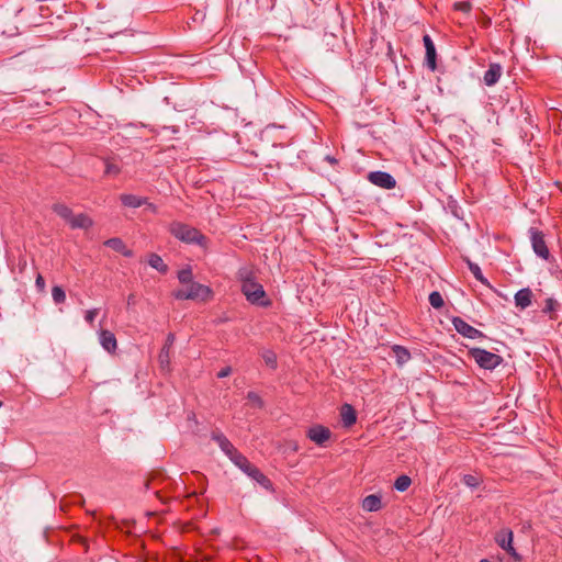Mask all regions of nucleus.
Instances as JSON below:
<instances>
[{
    "instance_id": "nucleus-1",
    "label": "nucleus",
    "mask_w": 562,
    "mask_h": 562,
    "mask_svg": "<svg viewBox=\"0 0 562 562\" xmlns=\"http://www.w3.org/2000/svg\"><path fill=\"white\" fill-rule=\"evenodd\" d=\"M236 279L240 283V291L246 296V300L254 305L268 307L271 305V300L267 297V293L257 281V274L254 267H240L236 273Z\"/></svg>"
},
{
    "instance_id": "nucleus-2",
    "label": "nucleus",
    "mask_w": 562,
    "mask_h": 562,
    "mask_svg": "<svg viewBox=\"0 0 562 562\" xmlns=\"http://www.w3.org/2000/svg\"><path fill=\"white\" fill-rule=\"evenodd\" d=\"M169 233L186 244H196L204 248L207 245V238L198 228L181 222H172Z\"/></svg>"
},
{
    "instance_id": "nucleus-3",
    "label": "nucleus",
    "mask_w": 562,
    "mask_h": 562,
    "mask_svg": "<svg viewBox=\"0 0 562 562\" xmlns=\"http://www.w3.org/2000/svg\"><path fill=\"white\" fill-rule=\"evenodd\" d=\"M172 295L177 300L206 302L213 297V291L210 286L193 281L188 289H179Z\"/></svg>"
},
{
    "instance_id": "nucleus-4",
    "label": "nucleus",
    "mask_w": 562,
    "mask_h": 562,
    "mask_svg": "<svg viewBox=\"0 0 562 562\" xmlns=\"http://www.w3.org/2000/svg\"><path fill=\"white\" fill-rule=\"evenodd\" d=\"M469 353L485 370H493L503 362V358L499 355L482 348H472Z\"/></svg>"
},
{
    "instance_id": "nucleus-5",
    "label": "nucleus",
    "mask_w": 562,
    "mask_h": 562,
    "mask_svg": "<svg viewBox=\"0 0 562 562\" xmlns=\"http://www.w3.org/2000/svg\"><path fill=\"white\" fill-rule=\"evenodd\" d=\"M529 237L535 254L541 259L548 260L550 251L544 240V235L536 227L529 228Z\"/></svg>"
},
{
    "instance_id": "nucleus-6",
    "label": "nucleus",
    "mask_w": 562,
    "mask_h": 562,
    "mask_svg": "<svg viewBox=\"0 0 562 562\" xmlns=\"http://www.w3.org/2000/svg\"><path fill=\"white\" fill-rule=\"evenodd\" d=\"M513 531L509 528H503L495 535L496 543L505 550L515 561H520L521 558L513 547Z\"/></svg>"
},
{
    "instance_id": "nucleus-7",
    "label": "nucleus",
    "mask_w": 562,
    "mask_h": 562,
    "mask_svg": "<svg viewBox=\"0 0 562 562\" xmlns=\"http://www.w3.org/2000/svg\"><path fill=\"white\" fill-rule=\"evenodd\" d=\"M368 180L382 189H393L396 186L395 178L385 171H371L368 173Z\"/></svg>"
},
{
    "instance_id": "nucleus-8",
    "label": "nucleus",
    "mask_w": 562,
    "mask_h": 562,
    "mask_svg": "<svg viewBox=\"0 0 562 562\" xmlns=\"http://www.w3.org/2000/svg\"><path fill=\"white\" fill-rule=\"evenodd\" d=\"M452 324L454 326V329L462 336L470 338V339H476V338H483L485 337L484 334L468 324L464 319L461 317H453Z\"/></svg>"
},
{
    "instance_id": "nucleus-9",
    "label": "nucleus",
    "mask_w": 562,
    "mask_h": 562,
    "mask_svg": "<svg viewBox=\"0 0 562 562\" xmlns=\"http://www.w3.org/2000/svg\"><path fill=\"white\" fill-rule=\"evenodd\" d=\"M243 472L251 480L256 481L265 490L272 491L271 481L251 462L248 464L247 469H244Z\"/></svg>"
},
{
    "instance_id": "nucleus-10",
    "label": "nucleus",
    "mask_w": 562,
    "mask_h": 562,
    "mask_svg": "<svg viewBox=\"0 0 562 562\" xmlns=\"http://www.w3.org/2000/svg\"><path fill=\"white\" fill-rule=\"evenodd\" d=\"M330 430L322 425H316L307 430V438L318 446H323L330 438Z\"/></svg>"
},
{
    "instance_id": "nucleus-11",
    "label": "nucleus",
    "mask_w": 562,
    "mask_h": 562,
    "mask_svg": "<svg viewBox=\"0 0 562 562\" xmlns=\"http://www.w3.org/2000/svg\"><path fill=\"white\" fill-rule=\"evenodd\" d=\"M211 438L218 445L221 450L228 458L233 457L235 453L238 452V450L233 446V443L227 439V437L223 432L218 430L212 431Z\"/></svg>"
},
{
    "instance_id": "nucleus-12",
    "label": "nucleus",
    "mask_w": 562,
    "mask_h": 562,
    "mask_svg": "<svg viewBox=\"0 0 562 562\" xmlns=\"http://www.w3.org/2000/svg\"><path fill=\"white\" fill-rule=\"evenodd\" d=\"M176 340V337L172 333L168 334L165 345L162 346L159 355L158 361L161 369H168L170 364V349Z\"/></svg>"
},
{
    "instance_id": "nucleus-13",
    "label": "nucleus",
    "mask_w": 562,
    "mask_h": 562,
    "mask_svg": "<svg viewBox=\"0 0 562 562\" xmlns=\"http://www.w3.org/2000/svg\"><path fill=\"white\" fill-rule=\"evenodd\" d=\"M423 42L426 49L425 63L427 67L434 71L437 68L435 44L428 34L424 35Z\"/></svg>"
},
{
    "instance_id": "nucleus-14",
    "label": "nucleus",
    "mask_w": 562,
    "mask_h": 562,
    "mask_svg": "<svg viewBox=\"0 0 562 562\" xmlns=\"http://www.w3.org/2000/svg\"><path fill=\"white\" fill-rule=\"evenodd\" d=\"M99 340L103 349H105L108 352H115L117 348V341L115 335L112 331L102 329L99 334Z\"/></svg>"
},
{
    "instance_id": "nucleus-15",
    "label": "nucleus",
    "mask_w": 562,
    "mask_h": 562,
    "mask_svg": "<svg viewBox=\"0 0 562 562\" xmlns=\"http://www.w3.org/2000/svg\"><path fill=\"white\" fill-rule=\"evenodd\" d=\"M503 68L499 64H491L484 74V83L488 87L494 86L499 80Z\"/></svg>"
},
{
    "instance_id": "nucleus-16",
    "label": "nucleus",
    "mask_w": 562,
    "mask_h": 562,
    "mask_svg": "<svg viewBox=\"0 0 562 562\" xmlns=\"http://www.w3.org/2000/svg\"><path fill=\"white\" fill-rule=\"evenodd\" d=\"M532 291L529 288L520 289L514 296L515 304L520 310H525L531 305Z\"/></svg>"
},
{
    "instance_id": "nucleus-17",
    "label": "nucleus",
    "mask_w": 562,
    "mask_h": 562,
    "mask_svg": "<svg viewBox=\"0 0 562 562\" xmlns=\"http://www.w3.org/2000/svg\"><path fill=\"white\" fill-rule=\"evenodd\" d=\"M68 224L70 225V227L72 229H76V228L88 229V228L92 227L93 221L87 214L80 213L78 215L74 214Z\"/></svg>"
},
{
    "instance_id": "nucleus-18",
    "label": "nucleus",
    "mask_w": 562,
    "mask_h": 562,
    "mask_svg": "<svg viewBox=\"0 0 562 562\" xmlns=\"http://www.w3.org/2000/svg\"><path fill=\"white\" fill-rule=\"evenodd\" d=\"M104 246L122 254L124 257H132L133 251L126 247L124 241L119 237H113L104 241Z\"/></svg>"
},
{
    "instance_id": "nucleus-19",
    "label": "nucleus",
    "mask_w": 562,
    "mask_h": 562,
    "mask_svg": "<svg viewBox=\"0 0 562 562\" xmlns=\"http://www.w3.org/2000/svg\"><path fill=\"white\" fill-rule=\"evenodd\" d=\"M120 201L124 206L132 209L140 207L147 204V198L127 193L121 194Z\"/></svg>"
},
{
    "instance_id": "nucleus-20",
    "label": "nucleus",
    "mask_w": 562,
    "mask_h": 562,
    "mask_svg": "<svg viewBox=\"0 0 562 562\" xmlns=\"http://www.w3.org/2000/svg\"><path fill=\"white\" fill-rule=\"evenodd\" d=\"M341 422L345 427L352 426L357 420L355 408L349 404H344L340 412Z\"/></svg>"
},
{
    "instance_id": "nucleus-21",
    "label": "nucleus",
    "mask_w": 562,
    "mask_h": 562,
    "mask_svg": "<svg viewBox=\"0 0 562 562\" xmlns=\"http://www.w3.org/2000/svg\"><path fill=\"white\" fill-rule=\"evenodd\" d=\"M382 506L381 497L375 494L366 496L362 501V508L366 512H378Z\"/></svg>"
},
{
    "instance_id": "nucleus-22",
    "label": "nucleus",
    "mask_w": 562,
    "mask_h": 562,
    "mask_svg": "<svg viewBox=\"0 0 562 562\" xmlns=\"http://www.w3.org/2000/svg\"><path fill=\"white\" fill-rule=\"evenodd\" d=\"M392 351L396 358V363L398 366L405 364L411 359L409 350L403 346L394 345V346H392Z\"/></svg>"
},
{
    "instance_id": "nucleus-23",
    "label": "nucleus",
    "mask_w": 562,
    "mask_h": 562,
    "mask_svg": "<svg viewBox=\"0 0 562 562\" xmlns=\"http://www.w3.org/2000/svg\"><path fill=\"white\" fill-rule=\"evenodd\" d=\"M148 263L151 268L156 269L160 273H166L168 271V266L164 262L162 258L157 254L149 255Z\"/></svg>"
},
{
    "instance_id": "nucleus-24",
    "label": "nucleus",
    "mask_w": 562,
    "mask_h": 562,
    "mask_svg": "<svg viewBox=\"0 0 562 562\" xmlns=\"http://www.w3.org/2000/svg\"><path fill=\"white\" fill-rule=\"evenodd\" d=\"M52 210L61 218H64L67 223H69L70 218L72 217L74 213L70 207H68L64 203H55L52 206Z\"/></svg>"
},
{
    "instance_id": "nucleus-25",
    "label": "nucleus",
    "mask_w": 562,
    "mask_h": 562,
    "mask_svg": "<svg viewBox=\"0 0 562 562\" xmlns=\"http://www.w3.org/2000/svg\"><path fill=\"white\" fill-rule=\"evenodd\" d=\"M121 166L116 162L114 158L104 159V175L115 177L120 175Z\"/></svg>"
},
{
    "instance_id": "nucleus-26",
    "label": "nucleus",
    "mask_w": 562,
    "mask_h": 562,
    "mask_svg": "<svg viewBox=\"0 0 562 562\" xmlns=\"http://www.w3.org/2000/svg\"><path fill=\"white\" fill-rule=\"evenodd\" d=\"M229 460L240 470L244 471V469H247L250 461L241 454L239 451L235 453L233 457L229 458Z\"/></svg>"
},
{
    "instance_id": "nucleus-27",
    "label": "nucleus",
    "mask_w": 562,
    "mask_h": 562,
    "mask_svg": "<svg viewBox=\"0 0 562 562\" xmlns=\"http://www.w3.org/2000/svg\"><path fill=\"white\" fill-rule=\"evenodd\" d=\"M178 280L181 284H190L191 282H193V273H192V269L190 267H187L184 269H181L179 272H178Z\"/></svg>"
},
{
    "instance_id": "nucleus-28",
    "label": "nucleus",
    "mask_w": 562,
    "mask_h": 562,
    "mask_svg": "<svg viewBox=\"0 0 562 562\" xmlns=\"http://www.w3.org/2000/svg\"><path fill=\"white\" fill-rule=\"evenodd\" d=\"M468 267L470 269V271L472 272V274L474 276V278L480 281L481 283L483 284H488L487 280L484 278L483 273H482V270L481 268L479 267V265L474 263V262H471L470 260H468Z\"/></svg>"
},
{
    "instance_id": "nucleus-29",
    "label": "nucleus",
    "mask_w": 562,
    "mask_h": 562,
    "mask_svg": "<svg viewBox=\"0 0 562 562\" xmlns=\"http://www.w3.org/2000/svg\"><path fill=\"white\" fill-rule=\"evenodd\" d=\"M411 483H412V480H411L409 476H407V475H400L395 480L394 487L398 492H404V491H406L409 487Z\"/></svg>"
},
{
    "instance_id": "nucleus-30",
    "label": "nucleus",
    "mask_w": 562,
    "mask_h": 562,
    "mask_svg": "<svg viewBox=\"0 0 562 562\" xmlns=\"http://www.w3.org/2000/svg\"><path fill=\"white\" fill-rule=\"evenodd\" d=\"M558 306L559 303L554 299L549 297L546 300V305L542 312L544 314H549L551 319H555V315L553 314V312L557 310Z\"/></svg>"
},
{
    "instance_id": "nucleus-31",
    "label": "nucleus",
    "mask_w": 562,
    "mask_h": 562,
    "mask_svg": "<svg viewBox=\"0 0 562 562\" xmlns=\"http://www.w3.org/2000/svg\"><path fill=\"white\" fill-rule=\"evenodd\" d=\"M52 297L56 304H61L66 300V293L59 285H55L52 289Z\"/></svg>"
},
{
    "instance_id": "nucleus-32",
    "label": "nucleus",
    "mask_w": 562,
    "mask_h": 562,
    "mask_svg": "<svg viewBox=\"0 0 562 562\" xmlns=\"http://www.w3.org/2000/svg\"><path fill=\"white\" fill-rule=\"evenodd\" d=\"M429 303L434 308H441L445 304L443 297L438 291H434L429 294Z\"/></svg>"
},
{
    "instance_id": "nucleus-33",
    "label": "nucleus",
    "mask_w": 562,
    "mask_h": 562,
    "mask_svg": "<svg viewBox=\"0 0 562 562\" xmlns=\"http://www.w3.org/2000/svg\"><path fill=\"white\" fill-rule=\"evenodd\" d=\"M462 482L471 487V488H475L480 485L481 483V480L480 477L475 476V475H472V474H465L462 479Z\"/></svg>"
},
{
    "instance_id": "nucleus-34",
    "label": "nucleus",
    "mask_w": 562,
    "mask_h": 562,
    "mask_svg": "<svg viewBox=\"0 0 562 562\" xmlns=\"http://www.w3.org/2000/svg\"><path fill=\"white\" fill-rule=\"evenodd\" d=\"M262 358L267 366L274 369L277 367V356L273 351L267 350L263 352Z\"/></svg>"
},
{
    "instance_id": "nucleus-35",
    "label": "nucleus",
    "mask_w": 562,
    "mask_h": 562,
    "mask_svg": "<svg viewBox=\"0 0 562 562\" xmlns=\"http://www.w3.org/2000/svg\"><path fill=\"white\" fill-rule=\"evenodd\" d=\"M453 9L464 13H469L472 10V3L470 1H459L453 4Z\"/></svg>"
},
{
    "instance_id": "nucleus-36",
    "label": "nucleus",
    "mask_w": 562,
    "mask_h": 562,
    "mask_svg": "<svg viewBox=\"0 0 562 562\" xmlns=\"http://www.w3.org/2000/svg\"><path fill=\"white\" fill-rule=\"evenodd\" d=\"M247 398L255 405L257 406L258 408H262L263 407V401L262 398L256 393V392H248L247 393Z\"/></svg>"
},
{
    "instance_id": "nucleus-37",
    "label": "nucleus",
    "mask_w": 562,
    "mask_h": 562,
    "mask_svg": "<svg viewBox=\"0 0 562 562\" xmlns=\"http://www.w3.org/2000/svg\"><path fill=\"white\" fill-rule=\"evenodd\" d=\"M98 308L88 310L85 315L86 322L93 324L95 316L98 315Z\"/></svg>"
},
{
    "instance_id": "nucleus-38",
    "label": "nucleus",
    "mask_w": 562,
    "mask_h": 562,
    "mask_svg": "<svg viewBox=\"0 0 562 562\" xmlns=\"http://www.w3.org/2000/svg\"><path fill=\"white\" fill-rule=\"evenodd\" d=\"M231 372H232L231 367H225V368H223L222 370H220L217 372V378L218 379L226 378V376H228L231 374Z\"/></svg>"
},
{
    "instance_id": "nucleus-39",
    "label": "nucleus",
    "mask_w": 562,
    "mask_h": 562,
    "mask_svg": "<svg viewBox=\"0 0 562 562\" xmlns=\"http://www.w3.org/2000/svg\"><path fill=\"white\" fill-rule=\"evenodd\" d=\"M146 205H148V207H149L151 211H156V206H155L153 203H149V202L147 201V204H146Z\"/></svg>"
},
{
    "instance_id": "nucleus-40",
    "label": "nucleus",
    "mask_w": 562,
    "mask_h": 562,
    "mask_svg": "<svg viewBox=\"0 0 562 562\" xmlns=\"http://www.w3.org/2000/svg\"><path fill=\"white\" fill-rule=\"evenodd\" d=\"M36 283L37 284H43L44 283V280H43V278L41 276L37 277Z\"/></svg>"
},
{
    "instance_id": "nucleus-41",
    "label": "nucleus",
    "mask_w": 562,
    "mask_h": 562,
    "mask_svg": "<svg viewBox=\"0 0 562 562\" xmlns=\"http://www.w3.org/2000/svg\"><path fill=\"white\" fill-rule=\"evenodd\" d=\"M133 301H134V295H133V294H131V295L128 296V299H127V304H128V305H130V304H132V303H133Z\"/></svg>"
},
{
    "instance_id": "nucleus-42",
    "label": "nucleus",
    "mask_w": 562,
    "mask_h": 562,
    "mask_svg": "<svg viewBox=\"0 0 562 562\" xmlns=\"http://www.w3.org/2000/svg\"><path fill=\"white\" fill-rule=\"evenodd\" d=\"M480 562H491L488 559H482Z\"/></svg>"
},
{
    "instance_id": "nucleus-43",
    "label": "nucleus",
    "mask_w": 562,
    "mask_h": 562,
    "mask_svg": "<svg viewBox=\"0 0 562 562\" xmlns=\"http://www.w3.org/2000/svg\"><path fill=\"white\" fill-rule=\"evenodd\" d=\"M2 406H3V402H2V401H0V408H1Z\"/></svg>"
}]
</instances>
